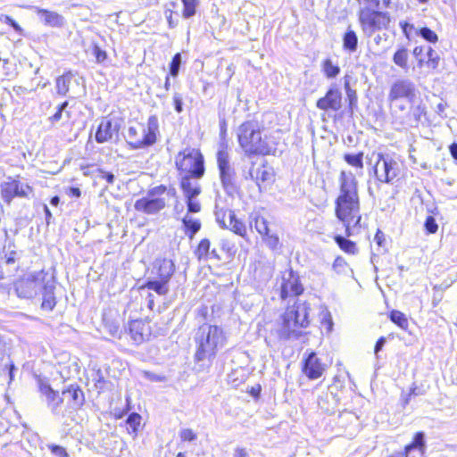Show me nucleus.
<instances>
[{"mask_svg":"<svg viewBox=\"0 0 457 457\" xmlns=\"http://www.w3.org/2000/svg\"><path fill=\"white\" fill-rule=\"evenodd\" d=\"M113 174L109 171L99 170V178L106 179L108 183H112Z\"/></svg>","mask_w":457,"mask_h":457,"instance_id":"69168bd1","label":"nucleus"},{"mask_svg":"<svg viewBox=\"0 0 457 457\" xmlns=\"http://www.w3.org/2000/svg\"><path fill=\"white\" fill-rule=\"evenodd\" d=\"M343 48L348 53H354L358 48V36L356 32L348 27L343 36Z\"/></svg>","mask_w":457,"mask_h":457,"instance_id":"bb28decb","label":"nucleus"},{"mask_svg":"<svg viewBox=\"0 0 457 457\" xmlns=\"http://www.w3.org/2000/svg\"><path fill=\"white\" fill-rule=\"evenodd\" d=\"M0 20L2 21H4L5 24H8L12 28H13V29L15 31H17V32H21V28L20 27V25L14 20H12L10 16L3 15Z\"/></svg>","mask_w":457,"mask_h":457,"instance_id":"bf43d9fd","label":"nucleus"},{"mask_svg":"<svg viewBox=\"0 0 457 457\" xmlns=\"http://www.w3.org/2000/svg\"><path fill=\"white\" fill-rule=\"evenodd\" d=\"M12 428L11 423L4 417L0 415V435L8 433Z\"/></svg>","mask_w":457,"mask_h":457,"instance_id":"13d9d810","label":"nucleus"},{"mask_svg":"<svg viewBox=\"0 0 457 457\" xmlns=\"http://www.w3.org/2000/svg\"><path fill=\"white\" fill-rule=\"evenodd\" d=\"M325 370L324 365L314 352H311L304 359L303 372L310 379H317L322 376Z\"/></svg>","mask_w":457,"mask_h":457,"instance_id":"f3484780","label":"nucleus"},{"mask_svg":"<svg viewBox=\"0 0 457 457\" xmlns=\"http://www.w3.org/2000/svg\"><path fill=\"white\" fill-rule=\"evenodd\" d=\"M214 215L216 222L221 228L229 229L240 237L246 235V226L237 218L233 210L216 204Z\"/></svg>","mask_w":457,"mask_h":457,"instance_id":"ddd939ff","label":"nucleus"},{"mask_svg":"<svg viewBox=\"0 0 457 457\" xmlns=\"http://www.w3.org/2000/svg\"><path fill=\"white\" fill-rule=\"evenodd\" d=\"M171 198H177L176 189L161 185L150 189L145 197L137 200L135 209L145 214H155L162 211Z\"/></svg>","mask_w":457,"mask_h":457,"instance_id":"39448f33","label":"nucleus"},{"mask_svg":"<svg viewBox=\"0 0 457 457\" xmlns=\"http://www.w3.org/2000/svg\"><path fill=\"white\" fill-rule=\"evenodd\" d=\"M144 377L151 381H163L164 380V377L162 376H160V375H157V374H154L153 372H150V371H144Z\"/></svg>","mask_w":457,"mask_h":457,"instance_id":"e2e57ef3","label":"nucleus"},{"mask_svg":"<svg viewBox=\"0 0 457 457\" xmlns=\"http://www.w3.org/2000/svg\"><path fill=\"white\" fill-rule=\"evenodd\" d=\"M140 423L141 416L137 412H132L124 421V427L129 434H136L140 427Z\"/></svg>","mask_w":457,"mask_h":457,"instance_id":"2f4dec72","label":"nucleus"},{"mask_svg":"<svg viewBox=\"0 0 457 457\" xmlns=\"http://www.w3.org/2000/svg\"><path fill=\"white\" fill-rule=\"evenodd\" d=\"M179 437L184 442H193L197 438V435L191 428H183L179 432Z\"/></svg>","mask_w":457,"mask_h":457,"instance_id":"3c124183","label":"nucleus"},{"mask_svg":"<svg viewBox=\"0 0 457 457\" xmlns=\"http://www.w3.org/2000/svg\"><path fill=\"white\" fill-rule=\"evenodd\" d=\"M182 63V56L180 53H177L170 63V75L176 78L179 75L180 65Z\"/></svg>","mask_w":457,"mask_h":457,"instance_id":"37998d69","label":"nucleus"},{"mask_svg":"<svg viewBox=\"0 0 457 457\" xmlns=\"http://www.w3.org/2000/svg\"><path fill=\"white\" fill-rule=\"evenodd\" d=\"M127 331L136 345L143 343L150 336L149 325L142 320H131L126 328Z\"/></svg>","mask_w":457,"mask_h":457,"instance_id":"a211bd4d","label":"nucleus"},{"mask_svg":"<svg viewBox=\"0 0 457 457\" xmlns=\"http://www.w3.org/2000/svg\"><path fill=\"white\" fill-rule=\"evenodd\" d=\"M173 103H174L175 111L178 113L182 112V111H183V100H182V96H181L180 94L175 93L173 95Z\"/></svg>","mask_w":457,"mask_h":457,"instance_id":"6e6d98bb","label":"nucleus"},{"mask_svg":"<svg viewBox=\"0 0 457 457\" xmlns=\"http://www.w3.org/2000/svg\"><path fill=\"white\" fill-rule=\"evenodd\" d=\"M217 163L221 185L226 192L231 194L236 189V172L229 162L227 145L222 143L217 152Z\"/></svg>","mask_w":457,"mask_h":457,"instance_id":"9b49d317","label":"nucleus"},{"mask_svg":"<svg viewBox=\"0 0 457 457\" xmlns=\"http://www.w3.org/2000/svg\"><path fill=\"white\" fill-rule=\"evenodd\" d=\"M234 457H249L245 448L237 447L235 449Z\"/></svg>","mask_w":457,"mask_h":457,"instance_id":"774afa93","label":"nucleus"},{"mask_svg":"<svg viewBox=\"0 0 457 457\" xmlns=\"http://www.w3.org/2000/svg\"><path fill=\"white\" fill-rule=\"evenodd\" d=\"M338 180L340 193L336 200V215L350 236V227H357L361 221L358 181L352 171L345 170L340 172Z\"/></svg>","mask_w":457,"mask_h":457,"instance_id":"f257e3e1","label":"nucleus"},{"mask_svg":"<svg viewBox=\"0 0 457 457\" xmlns=\"http://www.w3.org/2000/svg\"><path fill=\"white\" fill-rule=\"evenodd\" d=\"M92 54L96 57L97 62H102L106 59V53L101 50L97 46L92 47Z\"/></svg>","mask_w":457,"mask_h":457,"instance_id":"5fc2aeb1","label":"nucleus"},{"mask_svg":"<svg viewBox=\"0 0 457 457\" xmlns=\"http://www.w3.org/2000/svg\"><path fill=\"white\" fill-rule=\"evenodd\" d=\"M254 228L261 236L267 235L270 231L268 221L262 216H256L254 218Z\"/></svg>","mask_w":457,"mask_h":457,"instance_id":"c03bdc74","label":"nucleus"},{"mask_svg":"<svg viewBox=\"0 0 457 457\" xmlns=\"http://www.w3.org/2000/svg\"><path fill=\"white\" fill-rule=\"evenodd\" d=\"M54 290V281L52 278L47 277L40 290V292L43 294V301L41 304L42 309L52 311L54 308L56 301Z\"/></svg>","mask_w":457,"mask_h":457,"instance_id":"4be33fe9","label":"nucleus"},{"mask_svg":"<svg viewBox=\"0 0 457 457\" xmlns=\"http://www.w3.org/2000/svg\"><path fill=\"white\" fill-rule=\"evenodd\" d=\"M68 104V102L65 101L58 106L56 112L52 117H50L52 122H57L62 119V112L66 109Z\"/></svg>","mask_w":457,"mask_h":457,"instance_id":"864d4df0","label":"nucleus"},{"mask_svg":"<svg viewBox=\"0 0 457 457\" xmlns=\"http://www.w3.org/2000/svg\"><path fill=\"white\" fill-rule=\"evenodd\" d=\"M126 138L129 145L134 148H140L145 146L143 135L140 132V129L130 126L126 134Z\"/></svg>","mask_w":457,"mask_h":457,"instance_id":"cd10ccee","label":"nucleus"},{"mask_svg":"<svg viewBox=\"0 0 457 457\" xmlns=\"http://www.w3.org/2000/svg\"><path fill=\"white\" fill-rule=\"evenodd\" d=\"M316 106L318 109L326 112L339 111L342 107V94L340 90L336 87H331L326 95L317 101Z\"/></svg>","mask_w":457,"mask_h":457,"instance_id":"dca6fc26","label":"nucleus"},{"mask_svg":"<svg viewBox=\"0 0 457 457\" xmlns=\"http://www.w3.org/2000/svg\"><path fill=\"white\" fill-rule=\"evenodd\" d=\"M195 369L197 371H208L218 351L225 345L226 337L221 328L216 325L204 324L195 333Z\"/></svg>","mask_w":457,"mask_h":457,"instance_id":"f03ea898","label":"nucleus"},{"mask_svg":"<svg viewBox=\"0 0 457 457\" xmlns=\"http://www.w3.org/2000/svg\"><path fill=\"white\" fill-rule=\"evenodd\" d=\"M400 27L402 28L403 33L406 36L407 38H410V32L413 29H416L414 25L409 23L408 21H400Z\"/></svg>","mask_w":457,"mask_h":457,"instance_id":"680f3d73","label":"nucleus"},{"mask_svg":"<svg viewBox=\"0 0 457 457\" xmlns=\"http://www.w3.org/2000/svg\"><path fill=\"white\" fill-rule=\"evenodd\" d=\"M193 177L182 176L180 186L186 199L197 197L201 194V187L198 183H193Z\"/></svg>","mask_w":457,"mask_h":457,"instance_id":"b1692460","label":"nucleus"},{"mask_svg":"<svg viewBox=\"0 0 457 457\" xmlns=\"http://www.w3.org/2000/svg\"><path fill=\"white\" fill-rule=\"evenodd\" d=\"M187 213H196L201 211V204L197 197L186 199Z\"/></svg>","mask_w":457,"mask_h":457,"instance_id":"de8ad7c7","label":"nucleus"},{"mask_svg":"<svg viewBox=\"0 0 457 457\" xmlns=\"http://www.w3.org/2000/svg\"><path fill=\"white\" fill-rule=\"evenodd\" d=\"M424 227H425L426 231L428 234H434L438 229V225L436 221V219L433 216L427 217L425 223H424Z\"/></svg>","mask_w":457,"mask_h":457,"instance_id":"8fccbe9b","label":"nucleus"},{"mask_svg":"<svg viewBox=\"0 0 457 457\" xmlns=\"http://www.w3.org/2000/svg\"><path fill=\"white\" fill-rule=\"evenodd\" d=\"M310 310L309 303L300 301L287 307L276 328L278 338L283 341L300 338L303 336L301 328H306L310 324Z\"/></svg>","mask_w":457,"mask_h":457,"instance_id":"7ed1b4c3","label":"nucleus"},{"mask_svg":"<svg viewBox=\"0 0 457 457\" xmlns=\"http://www.w3.org/2000/svg\"><path fill=\"white\" fill-rule=\"evenodd\" d=\"M33 8L39 21L45 26L58 29L64 27L66 21L65 18L60 13L37 6H35Z\"/></svg>","mask_w":457,"mask_h":457,"instance_id":"6ab92c4d","label":"nucleus"},{"mask_svg":"<svg viewBox=\"0 0 457 457\" xmlns=\"http://www.w3.org/2000/svg\"><path fill=\"white\" fill-rule=\"evenodd\" d=\"M389 317H390L391 321L394 322L395 324H396L397 326H399L402 329H404V330L407 329V328L409 326V322H408L407 318L405 317V315L403 312L394 310L390 312Z\"/></svg>","mask_w":457,"mask_h":457,"instance_id":"58836bf2","label":"nucleus"},{"mask_svg":"<svg viewBox=\"0 0 457 457\" xmlns=\"http://www.w3.org/2000/svg\"><path fill=\"white\" fill-rule=\"evenodd\" d=\"M344 160L349 165L362 170L363 169V153L360 152L358 154H345L344 155Z\"/></svg>","mask_w":457,"mask_h":457,"instance_id":"c9c22d12","label":"nucleus"},{"mask_svg":"<svg viewBox=\"0 0 457 457\" xmlns=\"http://www.w3.org/2000/svg\"><path fill=\"white\" fill-rule=\"evenodd\" d=\"M73 78L71 71H68L63 75L60 76L56 79V91L60 96H66L69 92V87Z\"/></svg>","mask_w":457,"mask_h":457,"instance_id":"c756f323","label":"nucleus"},{"mask_svg":"<svg viewBox=\"0 0 457 457\" xmlns=\"http://www.w3.org/2000/svg\"><path fill=\"white\" fill-rule=\"evenodd\" d=\"M47 448L50 450L51 453L55 457H70L66 449L61 445L50 444L47 445Z\"/></svg>","mask_w":457,"mask_h":457,"instance_id":"09e8293b","label":"nucleus"},{"mask_svg":"<svg viewBox=\"0 0 457 457\" xmlns=\"http://www.w3.org/2000/svg\"><path fill=\"white\" fill-rule=\"evenodd\" d=\"M103 321L104 322L106 327H109L110 332H112V313H111V312H104L103 313Z\"/></svg>","mask_w":457,"mask_h":457,"instance_id":"0e129e2a","label":"nucleus"},{"mask_svg":"<svg viewBox=\"0 0 457 457\" xmlns=\"http://www.w3.org/2000/svg\"><path fill=\"white\" fill-rule=\"evenodd\" d=\"M62 395L71 402L72 408H77L84 403V393L75 385H71L67 389L62 390Z\"/></svg>","mask_w":457,"mask_h":457,"instance_id":"5701e85b","label":"nucleus"},{"mask_svg":"<svg viewBox=\"0 0 457 457\" xmlns=\"http://www.w3.org/2000/svg\"><path fill=\"white\" fill-rule=\"evenodd\" d=\"M303 291L299 277L292 270L285 272L282 276L280 297L284 300L289 296L300 295Z\"/></svg>","mask_w":457,"mask_h":457,"instance_id":"2eb2a0df","label":"nucleus"},{"mask_svg":"<svg viewBox=\"0 0 457 457\" xmlns=\"http://www.w3.org/2000/svg\"><path fill=\"white\" fill-rule=\"evenodd\" d=\"M21 254L16 250V246L9 243L7 245L4 246L3 249V259L5 260L7 264H12L20 258Z\"/></svg>","mask_w":457,"mask_h":457,"instance_id":"72a5a7b5","label":"nucleus"},{"mask_svg":"<svg viewBox=\"0 0 457 457\" xmlns=\"http://www.w3.org/2000/svg\"><path fill=\"white\" fill-rule=\"evenodd\" d=\"M38 384L39 391L46 397L47 406L54 413L57 414L64 398L61 397L56 391L53 390L48 383L44 382L42 379L38 380Z\"/></svg>","mask_w":457,"mask_h":457,"instance_id":"aec40b11","label":"nucleus"},{"mask_svg":"<svg viewBox=\"0 0 457 457\" xmlns=\"http://www.w3.org/2000/svg\"><path fill=\"white\" fill-rule=\"evenodd\" d=\"M416 86L409 79H396L391 86L388 93V101L393 103L398 99L405 98L410 104L416 99Z\"/></svg>","mask_w":457,"mask_h":457,"instance_id":"4468645a","label":"nucleus"},{"mask_svg":"<svg viewBox=\"0 0 457 457\" xmlns=\"http://www.w3.org/2000/svg\"><path fill=\"white\" fill-rule=\"evenodd\" d=\"M210 245L209 239L204 238L200 241L195 252L199 259L206 258L209 255Z\"/></svg>","mask_w":457,"mask_h":457,"instance_id":"49530a36","label":"nucleus"},{"mask_svg":"<svg viewBox=\"0 0 457 457\" xmlns=\"http://www.w3.org/2000/svg\"><path fill=\"white\" fill-rule=\"evenodd\" d=\"M237 137L240 147L248 156L274 154L276 151L275 145L268 141V137H262L261 127L256 120L243 122L237 128Z\"/></svg>","mask_w":457,"mask_h":457,"instance_id":"20e7f679","label":"nucleus"},{"mask_svg":"<svg viewBox=\"0 0 457 457\" xmlns=\"http://www.w3.org/2000/svg\"><path fill=\"white\" fill-rule=\"evenodd\" d=\"M374 240L379 246H382L385 242L384 233L378 229L374 237Z\"/></svg>","mask_w":457,"mask_h":457,"instance_id":"338daca9","label":"nucleus"},{"mask_svg":"<svg viewBox=\"0 0 457 457\" xmlns=\"http://www.w3.org/2000/svg\"><path fill=\"white\" fill-rule=\"evenodd\" d=\"M418 36L421 37L424 40L429 43H436L438 41V36L435 31L428 27H423L416 30Z\"/></svg>","mask_w":457,"mask_h":457,"instance_id":"a19ab883","label":"nucleus"},{"mask_svg":"<svg viewBox=\"0 0 457 457\" xmlns=\"http://www.w3.org/2000/svg\"><path fill=\"white\" fill-rule=\"evenodd\" d=\"M183 4L182 15L185 19H189L195 14L196 7L199 4L198 0H181Z\"/></svg>","mask_w":457,"mask_h":457,"instance_id":"e433bc0d","label":"nucleus"},{"mask_svg":"<svg viewBox=\"0 0 457 457\" xmlns=\"http://www.w3.org/2000/svg\"><path fill=\"white\" fill-rule=\"evenodd\" d=\"M182 223L185 228V233L189 238H193L201 228L200 220L189 216L188 213L182 219Z\"/></svg>","mask_w":457,"mask_h":457,"instance_id":"c85d7f7f","label":"nucleus"},{"mask_svg":"<svg viewBox=\"0 0 457 457\" xmlns=\"http://www.w3.org/2000/svg\"><path fill=\"white\" fill-rule=\"evenodd\" d=\"M47 278L44 270L29 273L26 278L15 282L14 287L17 295L21 298H32L41 290Z\"/></svg>","mask_w":457,"mask_h":457,"instance_id":"f8f14e48","label":"nucleus"},{"mask_svg":"<svg viewBox=\"0 0 457 457\" xmlns=\"http://www.w3.org/2000/svg\"><path fill=\"white\" fill-rule=\"evenodd\" d=\"M318 405L327 413H333L337 408V400L332 393L322 392L318 397Z\"/></svg>","mask_w":457,"mask_h":457,"instance_id":"393cba45","label":"nucleus"},{"mask_svg":"<svg viewBox=\"0 0 457 457\" xmlns=\"http://www.w3.org/2000/svg\"><path fill=\"white\" fill-rule=\"evenodd\" d=\"M358 20L363 33L369 37L376 31L386 29L391 21L389 12L370 8V6L360 7Z\"/></svg>","mask_w":457,"mask_h":457,"instance_id":"6e6552de","label":"nucleus"},{"mask_svg":"<svg viewBox=\"0 0 457 457\" xmlns=\"http://www.w3.org/2000/svg\"><path fill=\"white\" fill-rule=\"evenodd\" d=\"M321 322H322L324 325H327V328H328V331H331L332 327H333V320H332V317H331L330 312H328V311H326V312L322 314Z\"/></svg>","mask_w":457,"mask_h":457,"instance_id":"052dcab7","label":"nucleus"},{"mask_svg":"<svg viewBox=\"0 0 457 457\" xmlns=\"http://www.w3.org/2000/svg\"><path fill=\"white\" fill-rule=\"evenodd\" d=\"M408 50L405 47H401L394 54L393 62H395V65L401 67L403 70H406L408 68Z\"/></svg>","mask_w":457,"mask_h":457,"instance_id":"f704fd0d","label":"nucleus"},{"mask_svg":"<svg viewBox=\"0 0 457 457\" xmlns=\"http://www.w3.org/2000/svg\"><path fill=\"white\" fill-rule=\"evenodd\" d=\"M175 165L183 176L201 179L204 174V156L198 149L187 148L175 158Z\"/></svg>","mask_w":457,"mask_h":457,"instance_id":"0eeeda50","label":"nucleus"},{"mask_svg":"<svg viewBox=\"0 0 457 457\" xmlns=\"http://www.w3.org/2000/svg\"><path fill=\"white\" fill-rule=\"evenodd\" d=\"M338 246L345 253L354 254L357 253V247L354 242L345 238L343 236L337 235L334 237Z\"/></svg>","mask_w":457,"mask_h":457,"instance_id":"473e14b6","label":"nucleus"},{"mask_svg":"<svg viewBox=\"0 0 457 457\" xmlns=\"http://www.w3.org/2000/svg\"><path fill=\"white\" fill-rule=\"evenodd\" d=\"M322 71L327 78L333 79L339 74L340 68L335 65L330 59H326L322 63Z\"/></svg>","mask_w":457,"mask_h":457,"instance_id":"4c0bfd02","label":"nucleus"},{"mask_svg":"<svg viewBox=\"0 0 457 457\" xmlns=\"http://www.w3.org/2000/svg\"><path fill=\"white\" fill-rule=\"evenodd\" d=\"M370 161H375L374 174L379 184H393L394 179L400 174L401 165L391 154L382 152H373Z\"/></svg>","mask_w":457,"mask_h":457,"instance_id":"1a4fd4ad","label":"nucleus"},{"mask_svg":"<svg viewBox=\"0 0 457 457\" xmlns=\"http://www.w3.org/2000/svg\"><path fill=\"white\" fill-rule=\"evenodd\" d=\"M249 176L260 187L261 182L262 183L270 179L271 172L269 171L265 166H262L250 170Z\"/></svg>","mask_w":457,"mask_h":457,"instance_id":"7c9ffc66","label":"nucleus"},{"mask_svg":"<svg viewBox=\"0 0 457 457\" xmlns=\"http://www.w3.org/2000/svg\"><path fill=\"white\" fill-rule=\"evenodd\" d=\"M345 93H346L347 99L349 102V108H350L351 112H353V109L357 106V102H358V96H357L356 90L352 89L350 87V84L348 81L345 82Z\"/></svg>","mask_w":457,"mask_h":457,"instance_id":"79ce46f5","label":"nucleus"},{"mask_svg":"<svg viewBox=\"0 0 457 457\" xmlns=\"http://www.w3.org/2000/svg\"><path fill=\"white\" fill-rule=\"evenodd\" d=\"M112 136V123L110 119H104L98 126L96 133V139L99 143H103L110 139Z\"/></svg>","mask_w":457,"mask_h":457,"instance_id":"a878e982","label":"nucleus"},{"mask_svg":"<svg viewBox=\"0 0 457 457\" xmlns=\"http://www.w3.org/2000/svg\"><path fill=\"white\" fill-rule=\"evenodd\" d=\"M332 269L337 274H345L348 264L342 256H337L332 264Z\"/></svg>","mask_w":457,"mask_h":457,"instance_id":"a18cd8bd","label":"nucleus"},{"mask_svg":"<svg viewBox=\"0 0 457 457\" xmlns=\"http://www.w3.org/2000/svg\"><path fill=\"white\" fill-rule=\"evenodd\" d=\"M138 127L143 135L145 146L154 145L156 142V136L159 132L158 118L155 115H152L148 118L146 128H144L140 124Z\"/></svg>","mask_w":457,"mask_h":457,"instance_id":"412c9836","label":"nucleus"},{"mask_svg":"<svg viewBox=\"0 0 457 457\" xmlns=\"http://www.w3.org/2000/svg\"><path fill=\"white\" fill-rule=\"evenodd\" d=\"M427 57L426 65L432 70L437 69L440 62V56L431 46L428 47Z\"/></svg>","mask_w":457,"mask_h":457,"instance_id":"ea45409f","label":"nucleus"},{"mask_svg":"<svg viewBox=\"0 0 457 457\" xmlns=\"http://www.w3.org/2000/svg\"><path fill=\"white\" fill-rule=\"evenodd\" d=\"M263 240L270 249H276L279 242L278 236L270 235L269 233L263 236Z\"/></svg>","mask_w":457,"mask_h":457,"instance_id":"603ef678","label":"nucleus"},{"mask_svg":"<svg viewBox=\"0 0 457 457\" xmlns=\"http://www.w3.org/2000/svg\"><path fill=\"white\" fill-rule=\"evenodd\" d=\"M0 195L5 204H11L15 197L29 199L33 195V188L28 183L21 182L19 176H9L0 184Z\"/></svg>","mask_w":457,"mask_h":457,"instance_id":"9d476101","label":"nucleus"},{"mask_svg":"<svg viewBox=\"0 0 457 457\" xmlns=\"http://www.w3.org/2000/svg\"><path fill=\"white\" fill-rule=\"evenodd\" d=\"M411 112L415 118L416 121L420 120V115L424 112V107H421L420 104L415 105V102L411 104Z\"/></svg>","mask_w":457,"mask_h":457,"instance_id":"4d7b16f0","label":"nucleus"},{"mask_svg":"<svg viewBox=\"0 0 457 457\" xmlns=\"http://www.w3.org/2000/svg\"><path fill=\"white\" fill-rule=\"evenodd\" d=\"M175 272V263L172 260L157 259L154 263L152 274L145 282V287L154 291L159 295H165L170 291L169 283Z\"/></svg>","mask_w":457,"mask_h":457,"instance_id":"423d86ee","label":"nucleus"}]
</instances>
